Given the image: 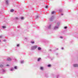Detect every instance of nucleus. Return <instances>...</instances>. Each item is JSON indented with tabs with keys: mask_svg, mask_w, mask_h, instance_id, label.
Returning a JSON list of instances; mask_svg holds the SVG:
<instances>
[{
	"mask_svg": "<svg viewBox=\"0 0 78 78\" xmlns=\"http://www.w3.org/2000/svg\"><path fill=\"white\" fill-rule=\"evenodd\" d=\"M3 28L5 29L6 28V27L5 26H2Z\"/></svg>",
	"mask_w": 78,
	"mask_h": 78,
	"instance_id": "nucleus-16",
	"label": "nucleus"
},
{
	"mask_svg": "<svg viewBox=\"0 0 78 78\" xmlns=\"http://www.w3.org/2000/svg\"><path fill=\"white\" fill-rule=\"evenodd\" d=\"M61 15H62V16H63V15H64V14H62Z\"/></svg>",
	"mask_w": 78,
	"mask_h": 78,
	"instance_id": "nucleus-33",
	"label": "nucleus"
},
{
	"mask_svg": "<svg viewBox=\"0 0 78 78\" xmlns=\"http://www.w3.org/2000/svg\"><path fill=\"white\" fill-rule=\"evenodd\" d=\"M73 66L75 67H78V65L76 64H75L73 65Z\"/></svg>",
	"mask_w": 78,
	"mask_h": 78,
	"instance_id": "nucleus-5",
	"label": "nucleus"
},
{
	"mask_svg": "<svg viewBox=\"0 0 78 78\" xmlns=\"http://www.w3.org/2000/svg\"><path fill=\"white\" fill-rule=\"evenodd\" d=\"M58 77H59V76H57V78H58Z\"/></svg>",
	"mask_w": 78,
	"mask_h": 78,
	"instance_id": "nucleus-30",
	"label": "nucleus"
},
{
	"mask_svg": "<svg viewBox=\"0 0 78 78\" xmlns=\"http://www.w3.org/2000/svg\"><path fill=\"white\" fill-rule=\"evenodd\" d=\"M18 28H19V26H18Z\"/></svg>",
	"mask_w": 78,
	"mask_h": 78,
	"instance_id": "nucleus-35",
	"label": "nucleus"
},
{
	"mask_svg": "<svg viewBox=\"0 0 78 78\" xmlns=\"http://www.w3.org/2000/svg\"><path fill=\"white\" fill-rule=\"evenodd\" d=\"M41 58H39L38 59V61H40V60H41Z\"/></svg>",
	"mask_w": 78,
	"mask_h": 78,
	"instance_id": "nucleus-13",
	"label": "nucleus"
},
{
	"mask_svg": "<svg viewBox=\"0 0 78 78\" xmlns=\"http://www.w3.org/2000/svg\"><path fill=\"white\" fill-rule=\"evenodd\" d=\"M24 62V60H21L20 62L21 64H23Z\"/></svg>",
	"mask_w": 78,
	"mask_h": 78,
	"instance_id": "nucleus-6",
	"label": "nucleus"
},
{
	"mask_svg": "<svg viewBox=\"0 0 78 78\" xmlns=\"http://www.w3.org/2000/svg\"><path fill=\"white\" fill-rule=\"evenodd\" d=\"M46 8H48V6H46L45 7Z\"/></svg>",
	"mask_w": 78,
	"mask_h": 78,
	"instance_id": "nucleus-26",
	"label": "nucleus"
},
{
	"mask_svg": "<svg viewBox=\"0 0 78 78\" xmlns=\"http://www.w3.org/2000/svg\"><path fill=\"white\" fill-rule=\"evenodd\" d=\"M3 37V35L0 36V38H2Z\"/></svg>",
	"mask_w": 78,
	"mask_h": 78,
	"instance_id": "nucleus-19",
	"label": "nucleus"
},
{
	"mask_svg": "<svg viewBox=\"0 0 78 78\" xmlns=\"http://www.w3.org/2000/svg\"><path fill=\"white\" fill-rule=\"evenodd\" d=\"M51 49H50L49 50V51H51Z\"/></svg>",
	"mask_w": 78,
	"mask_h": 78,
	"instance_id": "nucleus-34",
	"label": "nucleus"
},
{
	"mask_svg": "<svg viewBox=\"0 0 78 78\" xmlns=\"http://www.w3.org/2000/svg\"><path fill=\"white\" fill-rule=\"evenodd\" d=\"M7 60L9 61H11L12 60V59L11 58H7Z\"/></svg>",
	"mask_w": 78,
	"mask_h": 78,
	"instance_id": "nucleus-4",
	"label": "nucleus"
},
{
	"mask_svg": "<svg viewBox=\"0 0 78 78\" xmlns=\"http://www.w3.org/2000/svg\"><path fill=\"white\" fill-rule=\"evenodd\" d=\"M51 28V25H50L48 27V29H50Z\"/></svg>",
	"mask_w": 78,
	"mask_h": 78,
	"instance_id": "nucleus-11",
	"label": "nucleus"
},
{
	"mask_svg": "<svg viewBox=\"0 0 78 78\" xmlns=\"http://www.w3.org/2000/svg\"><path fill=\"white\" fill-rule=\"evenodd\" d=\"M1 42V40H0V42Z\"/></svg>",
	"mask_w": 78,
	"mask_h": 78,
	"instance_id": "nucleus-36",
	"label": "nucleus"
},
{
	"mask_svg": "<svg viewBox=\"0 0 78 78\" xmlns=\"http://www.w3.org/2000/svg\"><path fill=\"white\" fill-rule=\"evenodd\" d=\"M62 50H63L64 49V48H62Z\"/></svg>",
	"mask_w": 78,
	"mask_h": 78,
	"instance_id": "nucleus-29",
	"label": "nucleus"
},
{
	"mask_svg": "<svg viewBox=\"0 0 78 78\" xmlns=\"http://www.w3.org/2000/svg\"><path fill=\"white\" fill-rule=\"evenodd\" d=\"M20 45H19V44H18L17 45V47H19L20 46Z\"/></svg>",
	"mask_w": 78,
	"mask_h": 78,
	"instance_id": "nucleus-27",
	"label": "nucleus"
},
{
	"mask_svg": "<svg viewBox=\"0 0 78 78\" xmlns=\"http://www.w3.org/2000/svg\"><path fill=\"white\" fill-rule=\"evenodd\" d=\"M3 41H4V42H6V40H4Z\"/></svg>",
	"mask_w": 78,
	"mask_h": 78,
	"instance_id": "nucleus-31",
	"label": "nucleus"
},
{
	"mask_svg": "<svg viewBox=\"0 0 78 78\" xmlns=\"http://www.w3.org/2000/svg\"><path fill=\"white\" fill-rule=\"evenodd\" d=\"M41 49H42L40 47H39L38 48V50H39V51H40L41 50Z\"/></svg>",
	"mask_w": 78,
	"mask_h": 78,
	"instance_id": "nucleus-7",
	"label": "nucleus"
},
{
	"mask_svg": "<svg viewBox=\"0 0 78 78\" xmlns=\"http://www.w3.org/2000/svg\"><path fill=\"white\" fill-rule=\"evenodd\" d=\"M3 67V65H0V67Z\"/></svg>",
	"mask_w": 78,
	"mask_h": 78,
	"instance_id": "nucleus-14",
	"label": "nucleus"
},
{
	"mask_svg": "<svg viewBox=\"0 0 78 78\" xmlns=\"http://www.w3.org/2000/svg\"><path fill=\"white\" fill-rule=\"evenodd\" d=\"M37 45H34L32 46L31 48V50H36L37 48Z\"/></svg>",
	"mask_w": 78,
	"mask_h": 78,
	"instance_id": "nucleus-1",
	"label": "nucleus"
},
{
	"mask_svg": "<svg viewBox=\"0 0 78 78\" xmlns=\"http://www.w3.org/2000/svg\"><path fill=\"white\" fill-rule=\"evenodd\" d=\"M15 19H16L17 20H18L19 19V18L17 17H15Z\"/></svg>",
	"mask_w": 78,
	"mask_h": 78,
	"instance_id": "nucleus-18",
	"label": "nucleus"
},
{
	"mask_svg": "<svg viewBox=\"0 0 78 78\" xmlns=\"http://www.w3.org/2000/svg\"><path fill=\"white\" fill-rule=\"evenodd\" d=\"M53 19H54V16H52L49 19V20L51 21V20H53Z\"/></svg>",
	"mask_w": 78,
	"mask_h": 78,
	"instance_id": "nucleus-3",
	"label": "nucleus"
},
{
	"mask_svg": "<svg viewBox=\"0 0 78 78\" xmlns=\"http://www.w3.org/2000/svg\"><path fill=\"white\" fill-rule=\"evenodd\" d=\"M21 20H23L24 19V18L23 17H22L21 18Z\"/></svg>",
	"mask_w": 78,
	"mask_h": 78,
	"instance_id": "nucleus-17",
	"label": "nucleus"
},
{
	"mask_svg": "<svg viewBox=\"0 0 78 78\" xmlns=\"http://www.w3.org/2000/svg\"><path fill=\"white\" fill-rule=\"evenodd\" d=\"M5 1L7 5H8V0H6Z\"/></svg>",
	"mask_w": 78,
	"mask_h": 78,
	"instance_id": "nucleus-9",
	"label": "nucleus"
},
{
	"mask_svg": "<svg viewBox=\"0 0 78 78\" xmlns=\"http://www.w3.org/2000/svg\"><path fill=\"white\" fill-rule=\"evenodd\" d=\"M17 66H15L14 67V69H17Z\"/></svg>",
	"mask_w": 78,
	"mask_h": 78,
	"instance_id": "nucleus-22",
	"label": "nucleus"
},
{
	"mask_svg": "<svg viewBox=\"0 0 78 78\" xmlns=\"http://www.w3.org/2000/svg\"><path fill=\"white\" fill-rule=\"evenodd\" d=\"M11 71H12V70H13V69H11L10 70Z\"/></svg>",
	"mask_w": 78,
	"mask_h": 78,
	"instance_id": "nucleus-28",
	"label": "nucleus"
},
{
	"mask_svg": "<svg viewBox=\"0 0 78 78\" xmlns=\"http://www.w3.org/2000/svg\"><path fill=\"white\" fill-rule=\"evenodd\" d=\"M59 23H58L56 26L54 28V30H57L59 28Z\"/></svg>",
	"mask_w": 78,
	"mask_h": 78,
	"instance_id": "nucleus-2",
	"label": "nucleus"
},
{
	"mask_svg": "<svg viewBox=\"0 0 78 78\" xmlns=\"http://www.w3.org/2000/svg\"><path fill=\"white\" fill-rule=\"evenodd\" d=\"M1 71H2V72H5V70L4 69H2L1 70Z\"/></svg>",
	"mask_w": 78,
	"mask_h": 78,
	"instance_id": "nucleus-10",
	"label": "nucleus"
},
{
	"mask_svg": "<svg viewBox=\"0 0 78 78\" xmlns=\"http://www.w3.org/2000/svg\"><path fill=\"white\" fill-rule=\"evenodd\" d=\"M6 66H9V65H6Z\"/></svg>",
	"mask_w": 78,
	"mask_h": 78,
	"instance_id": "nucleus-32",
	"label": "nucleus"
},
{
	"mask_svg": "<svg viewBox=\"0 0 78 78\" xmlns=\"http://www.w3.org/2000/svg\"><path fill=\"white\" fill-rule=\"evenodd\" d=\"M60 37L61 38V39H62L63 38V37Z\"/></svg>",
	"mask_w": 78,
	"mask_h": 78,
	"instance_id": "nucleus-25",
	"label": "nucleus"
},
{
	"mask_svg": "<svg viewBox=\"0 0 78 78\" xmlns=\"http://www.w3.org/2000/svg\"><path fill=\"white\" fill-rule=\"evenodd\" d=\"M13 11H14V10L13 9H12L11 10V12H13Z\"/></svg>",
	"mask_w": 78,
	"mask_h": 78,
	"instance_id": "nucleus-15",
	"label": "nucleus"
},
{
	"mask_svg": "<svg viewBox=\"0 0 78 78\" xmlns=\"http://www.w3.org/2000/svg\"><path fill=\"white\" fill-rule=\"evenodd\" d=\"M30 42L31 44H34V41H31Z\"/></svg>",
	"mask_w": 78,
	"mask_h": 78,
	"instance_id": "nucleus-8",
	"label": "nucleus"
},
{
	"mask_svg": "<svg viewBox=\"0 0 78 78\" xmlns=\"http://www.w3.org/2000/svg\"><path fill=\"white\" fill-rule=\"evenodd\" d=\"M38 17H39V16H36V19H37V18H38Z\"/></svg>",
	"mask_w": 78,
	"mask_h": 78,
	"instance_id": "nucleus-21",
	"label": "nucleus"
},
{
	"mask_svg": "<svg viewBox=\"0 0 78 78\" xmlns=\"http://www.w3.org/2000/svg\"><path fill=\"white\" fill-rule=\"evenodd\" d=\"M67 28V27H64L65 29H66V28Z\"/></svg>",
	"mask_w": 78,
	"mask_h": 78,
	"instance_id": "nucleus-24",
	"label": "nucleus"
},
{
	"mask_svg": "<svg viewBox=\"0 0 78 78\" xmlns=\"http://www.w3.org/2000/svg\"><path fill=\"white\" fill-rule=\"evenodd\" d=\"M40 69H41V70H43V67H41V68H40Z\"/></svg>",
	"mask_w": 78,
	"mask_h": 78,
	"instance_id": "nucleus-23",
	"label": "nucleus"
},
{
	"mask_svg": "<svg viewBox=\"0 0 78 78\" xmlns=\"http://www.w3.org/2000/svg\"><path fill=\"white\" fill-rule=\"evenodd\" d=\"M55 11H53L51 13V14H55Z\"/></svg>",
	"mask_w": 78,
	"mask_h": 78,
	"instance_id": "nucleus-12",
	"label": "nucleus"
},
{
	"mask_svg": "<svg viewBox=\"0 0 78 78\" xmlns=\"http://www.w3.org/2000/svg\"><path fill=\"white\" fill-rule=\"evenodd\" d=\"M51 65H48V67H51Z\"/></svg>",
	"mask_w": 78,
	"mask_h": 78,
	"instance_id": "nucleus-20",
	"label": "nucleus"
}]
</instances>
